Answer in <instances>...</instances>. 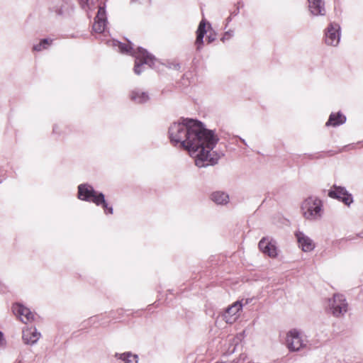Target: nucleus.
Returning <instances> with one entry per match:
<instances>
[{
	"label": "nucleus",
	"mask_w": 363,
	"mask_h": 363,
	"mask_svg": "<svg viewBox=\"0 0 363 363\" xmlns=\"http://www.w3.org/2000/svg\"><path fill=\"white\" fill-rule=\"evenodd\" d=\"M169 138L174 146L187 150L195 159L198 167H205L218 163L220 156L213 151L219 138L212 130L196 120L182 118L172 123L168 130Z\"/></svg>",
	"instance_id": "f257e3e1"
},
{
	"label": "nucleus",
	"mask_w": 363,
	"mask_h": 363,
	"mask_svg": "<svg viewBox=\"0 0 363 363\" xmlns=\"http://www.w3.org/2000/svg\"><path fill=\"white\" fill-rule=\"evenodd\" d=\"M111 45L118 48L121 53L129 54L135 57L134 72L139 75L143 72L141 67L144 65L152 67L156 61L155 57L149 53L145 49L138 47L136 50L133 48L132 43L128 41V44L122 43L118 40H113Z\"/></svg>",
	"instance_id": "f03ea898"
},
{
	"label": "nucleus",
	"mask_w": 363,
	"mask_h": 363,
	"mask_svg": "<svg viewBox=\"0 0 363 363\" xmlns=\"http://www.w3.org/2000/svg\"><path fill=\"white\" fill-rule=\"evenodd\" d=\"M77 197L80 200L93 202L96 206H101L106 214L113 213V208L111 206H108V204L105 200L104 194L101 192L95 191L94 187L90 184H79L78 186Z\"/></svg>",
	"instance_id": "7ed1b4c3"
},
{
	"label": "nucleus",
	"mask_w": 363,
	"mask_h": 363,
	"mask_svg": "<svg viewBox=\"0 0 363 363\" xmlns=\"http://www.w3.org/2000/svg\"><path fill=\"white\" fill-rule=\"evenodd\" d=\"M301 211L306 219L318 220L322 216V201L316 196H309L303 201Z\"/></svg>",
	"instance_id": "20e7f679"
},
{
	"label": "nucleus",
	"mask_w": 363,
	"mask_h": 363,
	"mask_svg": "<svg viewBox=\"0 0 363 363\" xmlns=\"http://www.w3.org/2000/svg\"><path fill=\"white\" fill-rule=\"evenodd\" d=\"M308 340L303 333L298 329L290 330L286 334V343L291 352H298L306 347Z\"/></svg>",
	"instance_id": "39448f33"
},
{
	"label": "nucleus",
	"mask_w": 363,
	"mask_h": 363,
	"mask_svg": "<svg viewBox=\"0 0 363 363\" xmlns=\"http://www.w3.org/2000/svg\"><path fill=\"white\" fill-rule=\"evenodd\" d=\"M328 307L334 316L340 317L347 311L348 304L342 294H335L328 301Z\"/></svg>",
	"instance_id": "423d86ee"
},
{
	"label": "nucleus",
	"mask_w": 363,
	"mask_h": 363,
	"mask_svg": "<svg viewBox=\"0 0 363 363\" xmlns=\"http://www.w3.org/2000/svg\"><path fill=\"white\" fill-rule=\"evenodd\" d=\"M340 40V26L338 23H330L325 30V42L328 45L337 46Z\"/></svg>",
	"instance_id": "0eeeda50"
},
{
	"label": "nucleus",
	"mask_w": 363,
	"mask_h": 363,
	"mask_svg": "<svg viewBox=\"0 0 363 363\" xmlns=\"http://www.w3.org/2000/svg\"><path fill=\"white\" fill-rule=\"evenodd\" d=\"M328 196L330 198L341 201L347 206H350L353 202L352 194L342 186L334 185L329 191Z\"/></svg>",
	"instance_id": "6e6552de"
},
{
	"label": "nucleus",
	"mask_w": 363,
	"mask_h": 363,
	"mask_svg": "<svg viewBox=\"0 0 363 363\" xmlns=\"http://www.w3.org/2000/svg\"><path fill=\"white\" fill-rule=\"evenodd\" d=\"M50 9L57 15L65 17L69 16L72 13L74 6L69 0H57L56 2L50 7Z\"/></svg>",
	"instance_id": "1a4fd4ad"
},
{
	"label": "nucleus",
	"mask_w": 363,
	"mask_h": 363,
	"mask_svg": "<svg viewBox=\"0 0 363 363\" xmlns=\"http://www.w3.org/2000/svg\"><path fill=\"white\" fill-rule=\"evenodd\" d=\"M13 313L19 318L23 323H28L34 319V314L28 308L25 307L21 303L13 304Z\"/></svg>",
	"instance_id": "9d476101"
},
{
	"label": "nucleus",
	"mask_w": 363,
	"mask_h": 363,
	"mask_svg": "<svg viewBox=\"0 0 363 363\" xmlns=\"http://www.w3.org/2000/svg\"><path fill=\"white\" fill-rule=\"evenodd\" d=\"M242 308V304L240 301L235 302L233 305L227 308L223 314V319L228 324H232L239 317V312Z\"/></svg>",
	"instance_id": "9b49d317"
},
{
	"label": "nucleus",
	"mask_w": 363,
	"mask_h": 363,
	"mask_svg": "<svg viewBox=\"0 0 363 363\" xmlns=\"http://www.w3.org/2000/svg\"><path fill=\"white\" fill-rule=\"evenodd\" d=\"M106 23L107 20L105 9L104 7H99L97 15L94 18L93 30L97 33H102L105 30Z\"/></svg>",
	"instance_id": "f8f14e48"
},
{
	"label": "nucleus",
	"mask_w": 363,
	"mask_h": 363,
	"mask_svg": "<svg viewBox=\"0 0 363 363\" xmlns=\"http://www.w3.org/2000/svg\"><path fill=\"white\" fill-rule=\"evenodd\" d=\"M40 333L35 328H26L23 330L22 338L25 344L33 345L38 342Z\"/></svg>",
	"instance_id": "ddd939ff"
},
{
	"label": "nucleus",
	"mask_w": 363,
	"mask_h": 363,
	"mask_svg": "<svg viewBox=\"0 0 363 363\" xmlns=\"http://www.w3.org/2000/svg\"><path fill=\"white\" fill-rule=\"evenodd\" d=\"M296 237L303 251L311 252L314 249L315 245L313 240L302 232H297Z\"/></svg>",
	"instance_id": "4468645a"
},
{
	"label": "nucleus",
	"mask_w": 363,
	"mask_h": 363,
	"mask_svg": "<svg viewBox=\"0 0 363 363\" xmlns=\"http://www.w3.org/2000/svg\"><path fill=\"white\" fill-rule=\"evenodd\" d=\"M308 8L313 16H324L325 14V3L323 0H308Z\"/></svg>",
	"instance_id": "2eb2a0df"
},
{
	"label": "nucleus",
	"mask_w": 363,
	"mask_h": 363,
	"mask_svg": "<svg viewBox=\"0 0 363 363\" xmlns=\"http://www.w3.org/2000/svg\"><path fill=\"white\" fill-rule=\"evenodd\" d=\"M259 250L271 257L277 256V247L267 238H263L258 244Z\"/></svg>",
	"instance_id": "dca6fc26"
},
{
	"label": "nucleus",
	"mask_w": 363,
	"mask_h": 363,
	"mask_svg": "<svg viewBox=\"0 0 363 363\" xmlns=\"http://www.w3.org/2000/svg\"><path fill=\"white\" fill-rule=\"evenodd\" d=\"M130 98L131 101L136 104H144L150 99L149 95L147 92L138 89L131 91Z\"/></svg>",
	"instance_id": "f3484780"
},
{
	"label": "nucleus",
	"mask_w": 363,
	"mask_h": 363,
	"mask_svg": "<svg viewBox=\"0 0 363 363\" xmlns=\"http://www.w3.org/2000/svg\"><path fill=\"white\" fill-rule=\"evenodd\" d=\"M211 199L218 205H224L228 203L229 196L223 191H215L211 194Z\"/></svg>",
	"instance_id": "a211bd4d"
},
{
	"label": "nucleus",
	"mask_w": 363,
	"mask_h": 363,
	"mask_svg": "<svg viewBox=\"0 0 363 363\" xmlns=\"http://www.w3.org/2000/svg\"><path fill=\"white\" fill-rule=\"evenodd\" d=\"M346 121V117L340 113H331L328 121L326 122V125L337 126L343 124Z\"/></svg>",
	"instance_id": "6ab92c4d"
},
{
	"label": "nucleus",
	"mask_w": 363,
	"mask_h": 363,
	"mask_svg": "<svg viewBox=\"0 0 363 363\" xmlns=\"http://www.w3.org/2000/svg\"><path fill=\"white\" fill-rule=\"evenodd\" d=\"M52 39L44 38L41 40L39 43L34 45L33 47V50L37 52L42 51L43 50L47 49L49 47V45L52 44Z\"/></svg>",
	"instance_id": "aec40b11"
},
{
	"label": "nucleus",
	"mask_w": 363,
	"mask_h": 363,
	"mask_svg": "<svg viewBox=\"0 0 363 363\" xmlns=\"http://www.w3.org/2000/svg\"><path fill=\"white\" fill-rule=\"evenodd\" d=\"M120 359L125 363H138V356L130 352L120 354Z\"/></svg>",
	"instance_id": "412c9836"
},
{
	"label": "nucleus",
	"mask_w": 363,
	"mask_h": 363,
	"mask_svg": "<svg viewBox=\"0 0 363 363\" xmlns=\"http://www.w3.org/2000/svg\"><path fill=\"white\" fill-rule=\"evenodd\" d=\"M204 35H205V34L196 33V39L195 41V44L196 45L197 50H200L201 49V46L203 43Z\"/></svg>",
	"instance_id": "4be33fe9"
},
{
	"label": "nucleus",
	"mask_w": 363,
	"mask_h": 363,
	"mask_svg": "<svg viewBox=\"0 0 363 363\" xmlns=\"http://www.w3.org/2000/svg\"><path fill=\"white\" fill-rule=\"evenodd\" d=\"M83 9H89L94 4V0H78Z\"/></svg>",
	"instance_id": "5701e85b"
},
{
	"label": "nucleus",
	"mask_w": 363,
	"mask_h": 363,
	"mask_svg": "<svg viewBox=\"0 0 363 363\" xmlns=\"http://www.w3.org/2000/svg\"><path fill=\"white\" fill-rule=\"evenodd\" d=\"M206 20L202 19L199 23V25L197 30H196V33L206 34Z\"/></svg>",
	"instance_id": "b1692460"
},
{
	"label": "nucleus",
	"mask_w": 363,
	"mask_h": 363,
	"mask_svg": "<svg viewBox=\"0 0 363 363\" xmlns=\"http://www.w3.org/2000/svg\"><path fill=\"white\" fill-rule=\"evenodd\" d=\"M233 36V31L228 30L224 33L223 36L221 38V41L224 43L225 40H229Z\"/></svg>",
	"instance_id": "393cba45"
},
{
	"label": "nucleus",
	"mask_w": 363,
	"mask_h": 363,
	"mask_svg": "<svg viewBox=\"0 0 363 363\" xmlns=\"http://www.w3.org/2000/svg\"><path fill=\"white\" fill-rule=\"evenodd\" d=\"M247 358V355L245 354H241L237 361L235 360V363H239L240 361L245 362Z\"/></svg>",
	"instance_id": "a878e982"
},
{
	"label": "nucleus",
	"mask_w": 363,
	"mask_h": 363,
	"mask_svg": "<svg viewBox=\"0 0 363 363\" xmlns=\"http://www.w3.org/2000/svg\"><path fill=\"white\" fill-rule=\"evenodd\" d=\"M215 39H216L215 35L210 34L207 37V40H208V43H211L213 42L215 40Z\"/></svg>",
	"instance_id": "bb28decb"
},
{
	"label": "nucleus",
	"mask_w": 363,
	"mask_h": 363,
	"mask_svg": "<svg viewBox=\"0 0 363 363\" xmlns=\"http://www.w3.org/2000/svg\"><path fill=\"white\" fill-rule=\"evenodd\" d=\"M5 343V340L4 338L3 333L0 332V347L3 346Z\"/></svg>",
	"instance_id": "cd10ccee"
},
{
	"label": "nucleus",
	"mask_w": 363,
	"mask_h": 363,
	"mask_svg": "<svg viewBox=\"0 0 363 363\" xmlns=\"http://www.w3.org/2000/svg\"><path fill=\"white\" fill-rule=\"evenodd\" d=\"M52 131L54 133H57V134H59L60 133L58 132V125H55L53 126V129H52Z\"/></svg>",
	"instance_id": "c85d7f7f"
},
{
	"label": "nucleus",
	"mask_w": 363,
	"mask_h": 363,
	"mask_svg": "<svg viewBox=\"0 0 363 363\" xmlns=\"http://www.w3.org/2000/svg\"><path fill=\"white\" fill-rule=\"evenodd\" d=\"M240 140L242 141V143L244 145H247V143H246V142H245V140L244 139L240 138Z\"/></svg>",
	"instance_id": "c756f323"
},
{
	"label": "nucleus",
	"mask_w": 363,
	"mask_h": 363,
	"mask_svg": "<svg viewBox=\"0 0 363 363\" xmlns=\"http://www.w3.org/2000/svg\"><path fill=\"white\" fill-rule=\"evenodd\" d=\"M357 236L363 238V232L358 234Z\"/></svg>",
	"instance_id": "7c9ffc66"
},
{
	"label": "nucleus",
	"mask_w": 363,
	"mask_h": 363,
	"mask_svg": "<svg viewBox=\"0 0 363 363\" xmlns=\"http://www.w3.org/2000/svg\"><path fill=\"white\" fill-rule=\"evenodd\" d=\"M98 318V317H94V318H91L90 320H93L94 322H95V320Z\"/></svg>",
	"instance_id": "2f4dec72"
},
{
	"label": "nucleus",
	"mask_w": 363,
	"mask_h": 363,
	"mask_svg": "<svg viewBox=\"0 0 363 363\" xmlns=\"http://www.w3.org/2000/svg\"><path fill=\"white\" fill-rule=\"evenodd\" d=\"M217 363H235V360H233L232 362H217Z\"/></svg>",
	"instance_id": "473e14b6"
}]
</instances>
